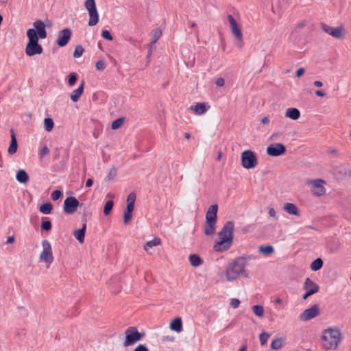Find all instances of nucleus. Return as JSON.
<instances>
[{
	"mask_svg": "<svg viewBox=\"0 0 351 351\" xmlns=\"http://www.w3.org/2000/svg\"><path fill=\"white\" fill-rule=\"evenodd\" d=\"M343 339V333L337 326H330L322 331L321 346L326 350H335Z\"/></svg>",
	"mask_w": 351,
	"mask_h": 351,
	"instance_id": "obj_1",
	"label": "nucleus"
},
{
	"mask_svg": "<svg viewBox=\"0 0 351 351\" xmlns=\"http://www.w3.org/2000/svg\"><path fill=\"white\" fill-rule=\"evenodd\" d=\"M234 228V224L231 221L224 224L218 233V241L213 245V250L215 252H223L230 248L232 245Z\"/></svg>",
	"mask_w": 351,
	"mask_h": 351,
	"instance_id": "obj_2",
	"label": "nucleus"
},
{
	"mask_svg": "<svg viewBox=\"0 0 351 351\" xmlns=\"http://www.w3.org/2000/svg\"><path fill=\"white\" fill-rule=\"evenodd\" d=\"M246 261L242 257L234 259L226 268V278L228 281H232L240 276L247 277L245 272Z\"/></svg>",
	"mask_w": 351,
	"mask_h": 351,
	"instance_id": "obj_3",
	"label": "nucleus"
},
{
	"mask_svg": "<svg viewBox=\"0 0 351 351\" xmlns=\"http://www.w3.org/2000/svg\"><path fill=\"white\" fill-rule=\"evenodd\" d=\"M217 210V205L213 204L208 208L206 213V221L204 224V232L207 236L213 235L215 232Z\"/></svg>",
	"mask_w": 351,
	"mask_h": 351,
	"instance_id": "obj_4",
	"label": "nucleus"
},
{
	"mask_svg": "<svg viewBox=\"0 0 351 351\" xmlns=\"http://www.w3.org/2000/svg\"><path fill=\"white\" fill-rule=\"evenodd\" d=\"M27 36L28 43L25 47V53L28 56H33L35 55H40L43 53V47L38 43V38L36 37V33L33 28L29 29L27 31Z\"/></svg>",
	"mask_w": 351,
	"mask_h": 351,
	"instance_id": "obj_5",
	"label": "nucleus"
},
{
	"mask_svg": "<svg viewBox=\"0 0 351 351\" xmlns=\"http://www.w3.org/2000/svg\"><path fill=\"white\" fill-rule=\"evenodd\" d=\"M40 262L46 263V267H49L53 262L54 258L52 253V247L50 242L45 239L42 241V251L39 255Z\"/></svg>",
	"mask_w": 351,
	"mask_h": 351,
	"instance_id": "obj_6",
	"label": "nucleus"
},
{
	"mask_svg": "<svg viewBox=\"0 0 351 351\" xmlns=\"http://www.w3.org/2000/svg\"><path fill=\"white\" fill-rule=\"evenodd\" d=\"M84 5L88 12V25L94 26L97 25L99 21V14L97 10L95 0H86L85 1Z\"/></svg>",
	"mask_w": 351,
	"mask_h": 351,
	"instance_id": "obj_7",
	"label": "nucleus"
},
{
	"mask_svg": "<svg viewBox=\"0 0 351 351\" xmlns=\"http://www.w3.org/2000/svg\"><path fill=\"white\" fill-rule=\"evenodd\" d=\"M125 341L123 343V346L127 347L132 346L141 340L143 335L140 333L136 328L129 327L125 331Z\"/></svg>",
	"mask_w": 351,
	"mask_h": 351,
	"instance_id": "obj_8",
	"label": "nucleus"
},
{
	"mask_svg": "<svg viewBox=\"0 0 351 351\" xmlns=\"http://www.w3.org/2000/svg\"><path fill=\"white\" fill-rule=\"evenodd\" d=\"M241 158L242 166L245 169H252L257 165V159L252 151H244L241 154Z\"/></svg>",
	"mask_w": 351,
	"mask_h": 351,
	"instance_id": "obj_9",
	"label": "nucleus"
},
{
	"mask_svg": "<svg viewBox=\"0 0 351 351\" xmlns=\"http://www.w3.org/2000/svg\"><path fill=\"white\" fill-rule=\"evenodd\" d=\"M306 183L311 186V193L313 195L322 196L326 193V189L324 186V184L326 183L325 180L322 179L310 180Z\"/></svg>",
	"mask_w": 351,
	"mask_h": 351,
	"instance_id": "obj_10",
	"label": "nucleus"
},
{
	"mask_svg": "<svg viewBox=\"0 0 351 351\" xmlns=\"http://www.w3.org/2000/svg\"><path fill=\"white\" fill-rule=\"evenodd\" d=\"M321 27L324 32L335 38L341 39L344 38L345 29L343 26L334 27L326 24H322Z\"/></svg>",
	"mask_w": 351,
	"mask_h": 351,
	"instance_id": "obj_11",
	"label": "nucleus"
},
{
	"mask_svg": "<svg viewBox=\"0 0 351 351\" xmlns=\"http://www.w3.org/2000/svg\"><path fill=\"white\" fill-rule=\"evenodd\" d=\"M79 206V201L75 197H66L64 202V212L66 214H73Z\"/></svg>",
	"mask_w": 351,
	"mask_h": 351,
	"instance_id": "obj_12",
	"label": "nucleus"
},
{
	"mask_svg": "<svg viewBox=\"0 0 351 351\" xmlns=\"http://www.w3.org/2000/svg\"><path fill=\"white\" fill-rule=\"evenodd\" d=\"M320 313L319 308L317 304H314L309 308L304 311V312L300 315V319L302 321H308L317 316Z\"/></svg>",
	"mask_w": 351,
	"mask_h": 351,
	"instance_id": "obj_13",
	"label": "nucleus"
},
{
	"mask_svg": "<svg viewBox=\"0 0 351 351\" xmlns=\"http://www.w3.org/2000/svg\"><path fill=\"white\" fill-rule=\"evenodd\" d=\"M286 152L285 146L282 143H272L267 147V154L271 156H278Z\"/></svg>",
	"mask_w": 351,
	"mask_h": 351,
	"instance_id": "obj_14",
	"label": "nucleus"
},
{
	"mask_svg": "<svg viewBox=\"0 0 351 351\" xmlns=\"http://www.w3.org/2000/svg\"><path fill=\"white\" fill-rule=\"evenodd\" d=\"M228 20L230 23V29L232 34L236 37V38L240 42L243 41V35L241 28L238 25L236 20L232 15L228 16Z\"/></svg>",
	"mask_w": 351,
	"mask_h": 351,
	"instance_id": "obj_15",
	"label": "nucleus"
},
{
	"mask_svg": "<svg viewBox=\"0 0 351 351\" xmlns=\"http://www.w3.org/2000/svg\"><path fill=\"white\" fill-rule=\"evenodd\" d=\"M71 36V32L69 28L60 31L56 41L57 45L61 47L65 46L69 43Z\"/></svg>",
	"mask_w": 351,
	"mask_h": 351,
	"instance_id": "obj_16",
	"label": "nucleus"
},
{
	"mask_svg": "<svg viewBox=\"0 0 351 351\" xmlns=\"http://www.w3.org/2000/svg\"><path fill=\"white\" fill-rule=\"evenodd\" d=\"M34 29L36 33V37L40 39H45L47 37V32L45 25L42 21H36L34 23Z\"/></svg>",
	"mask_w": 351,
	"mask_h": 351,
	"instance_id": "obj_17",
	"label": "nucleus"
},
{
	"mask_svg": "<svg viewBox=\"0 0 351 351\" xmlns=\"http://www.w3.org/2000/svg\"><path fill=\"white\" fill-rule=\"evenodd\" d=\"M210 106L205 103H196L191 106L189 110H192L196 115H202L209 109Z\"/></svg>",
	"mask_w": 351,
	"mask_h": 351,
	"instance_id": "obj_18",
	"label": "nucleus"
},
{
	"mask_svg": "<svg viewBox=\"0 0 351 351\" xmlns=\"http://www.w3.org/2000/svg\"><path fill=\"white\" fill-rule=\"evenodd\" d=\"M303 289L308 291L311 293L315 294L319 291V286L313 282L309 278H307L304 283Z\"/></svg>",
	"mask_w": 351,
	"mask_h": 351,
	"instance_id": "obj_19",
	"label": "nucleus"
},
{
	"mask_svg": "<svg viewBox=\"0 0 351 351\" xmlns=\"http://www.w3.org/2000/svg\"><path fill=\"white\" fill-rule=\"evenodd\" d=\"M84 81H82L81 82V84L80 85L78 86L77 88H76L75 90H74L71 93V99L73 101V102H77L81 95H82L83 92H84Z\"/></svg>",
	"mask_w": 351,
	"mask_h": 351,
	"instance_id": "obj_20",
	"label": "nucleus"
},
{
	"mask_svg": "<svg viewBox=\"0 0 351 351\" xmlns=\"http://www.w3.org/2000/svg\"><path fill=\"white\" fill-rule=\"evenodd\" d=\"M18 144L15 134L13 130H11V141L8 149V153L10 155H13L17 152Z\"/></svg>",
	"mask_w": 351,
	"mask_h": 351,
	"instance_id": "obj_21",
	"label": "nucleus"
},
{
	"mask_svg": "<svg viewBox=\"0 0 351 351\" xmlns=\"http://www.w3.org/2000/svg\"><path fill=\"white\" fill-rule=\"evenodd\" d=\"M283 209L289 215L299 216L300 212L298 208L292 203H285L283 205Z\"/></svg>",
	"mask_w": 351,
	"mask_h": 351,
	"instance_id": "obj_22",
	"label": "nucleus"
},
{
	"mask_svg": "<svg viewBox=\"0 0 351 351\" xmlns=\"http://www.w3.org/2000/svg\"><path fill=\"white\" fill-rule=\"evenodd\" d=\"M161 244L160 238H154L153 240L147 242L144 245V250L149 254H152L151 249L153 247L158 246Z\"/></svg>",
	"mask_w": 351,
	"mask_h": 351,
	"instance_id": "obj_23",
	"label": "nucleus"
},
{
	"mask_svg": "<svg viewBox=\"0 0 351 351\" xmlns=\"http://www.w3.org/2000/svg\"><path fill=\"white\" fill-rule=\"evenodd\" d=\"M86 230V224L85 223L83 224L82 228L76 230L73 232V235H74L75 238L80 243H84Z\"/></svg>",
	"mask_w": 351,
	"mask_h": 351,
	"instance_id": "obj_24",
	"label": "nucleus"
},
{
	"mask_svg": "<svg viewBox=\"0 0 351 351\" xmlns=\"http://www.w3.org/2000/svg\"><path fill=\"white\" fill-rule=\"evenodd\" d=\"M285 116L292 120H298L300 117V112L295 108H289L286 110Z\"/></svg>",
	"mask_w": 351,
	"mask_h": 351,
	"instance_id": "obj_25",
	"label": "nucleus"
},
{
	"mask_svg": "<svg viewBox=\"0 0 351 351\" xmlns=\"http://www.w3.org/2000/svg\"><path fill=\"white\" fill-rule=\"evenodd\" d=\"M171 330L180 332L182 330V322L180 317H176L170 324Z\"/></svg>",
	"mask_w": 351,
	"mask_h": 351,
	"instance_id": "obj_26",
	"label": "nucleus"
},
{
	"mask_svg": "<svg viewBox=\"0 0 351 351\" xmlns=\"http://www.w3.org/2000/svg\"><path fill=\"white\" fill-rule=\"evenodd\" d=\"M16 178L20 183L25 184L29 180V176L25 170L21 169L16 172Z\"/></svg>",
	"mask_w": 351,
	"mask_h": 351,
	"instance_id": "obj_27",
	"label": "nucleus"
},
{
	"mask_svg": "<svg viewBox=\"0 0 351 351\" xmlns=\"http://www.w3.org/2000/svg\"><path fill=\"white\" fill-rule=\"evenodd\" d=\"M189 261L191 266L198 267L203 263L202 258L197 254H191L189 257Z\"/></svg>",
	"mask_w": 351,
	"mask_h": 351,
	"instance_id": "obj_28",
	"label": "nucleus"
},
{
	"mask_svg": "<svg viewBox=\"0 0 351 351\" xmlns=\"http://www.w3.org/2000/svg\"><path fill=\"white\" fill-rule=\"evenodd\" d=\"M285 339L282 337L275 338L271 343V349L278 350L282 347Z\"/></svg>",
	"mask_w": 351,
	"mask_h": 351,
	"instance_id": "obj_29",
	"label": "nucleus"
},
{
	"mask_svg": "<svg viewBox=\"0 0 351 351\" xmlns=\"http://www.w3.org/2000/svg\"><path fill=\"white\" fill-rule=\"evenodd\" d=\"M53 205L50 202H46L41 204L39 207V210L40 213L45 215H49L52 212Z\"/></svg>",
	"mask_w": 351,
	"mask_h": 351,
	"instance_id": "obj_30",
	"label": "nucleus"
},
{
	"mask_svg": "<svg viewBox=\"0 0 351 351\" xmlns=\"http://www.w3.org/2000/svg\"><path fill=\"white\" fill-rule=\"evenodd\" d=\"M323 265V261L319 258H317V259H315V261H313L312 262V263L311 264V266H310V268L312 271H317L319 269H320L322 268Z\"/></svg>",
	"mask_w": 351,
	"mask_h": 351,
	"instance_id": "obj_31",
	"label": "nucleus"
},
{
	"mask_svg": "<svg viewBox=\"0 0 351 351\" xmlns=\"http://www.w3.org/2000/svg\"><path fill=\"white\" fill-rule=\"evenodd\" d=\"M54 126L53 121L51 118H45L44 119V128L47 132H51Z\"/></svg>",
	"mask_w": 351,
	"mask_h": 351,
	"instance_id": "obj_32",
	"label": "nucleus"
},
{
	"mask_svg": "<svg viewBox=\"0 0 351 351\" xmlns=\"http://www.w3.org/2000/svg\"><path fill=\"white\" fill-rule=\"evenodd\" d=\"M41 228L43 230L47 232L50 231L52 228L51 222L49 220H47V218H42Z\"/></svg>",
	"mask_w": 351,
	"mask_h": 351,
	"instance_id": "obj_33",
	"label": "nucleus"
},
{
	"mask_svg": "<svg viewBox=\"0 0 351 351\" xmlns=\"http://www.w3.org/2000/svg\"><path fill=\"white\" fill-rule=\"evenodd\" d=\"M152 44H154L162 36V31L159 28L154 29L152 32Z\"/></svg>",
	"mask_w": 351,
	"mask_h": 351,
	"instance_id": "obj_34",
	"label": "nucleus"
},
{
	"mask_svg": "<svg viewBox=\"0 0 351 351\" xmlns=\"http://www.w3.org/2000/svg\"><path fill=\"white\" fill-rule=\"evenodd\" d=\"M259 252L265 255H269L274 252V248L271 245H262L259 247Z\"/></svg>",
	"mask_w": 351,
	"mask_h": 351,
	"instance_id": "obj_35",
	"label": "nucleus"
},
{
	"mask_svg": "<svg viewBox=\"0 0 351 351\" xmlns=\"http://www.w3.org/2000/svg\"><path fill=\"white\" fill-rule=\"evenodd\" d=\"M254 313L258 317H263L264 315V308L261 305H254L252 306Z\"/></svg>",
	"mask_w": 351,
	"mask_h": 351,
	"instance_id": "obj_36",
	"label": "nucleus"
},
{
	"mask_svg": "<svg viewBox=\"0 0 351 351\" xmlns=\"http://www.w3.org/2000/svg\"><path fill=\"white\" fill-rule=\"evenodd\" d=\"M112 207H113L112 200L107 201L104 206V215H108L111 212Z\"/></svg>",
	"mask_w": 351,
	"mask_h": 351,
	"instance_id": "obj_37",
	"label": "nucleus"
},
{
	"mask_svg": "<svg viewBox=\"0 0 351 351\" xmlns=\"http://www.w3.org/2000/svg\"><path fill=\"white\" fill-rule=\"evenodd\" d=\"M84 48L81 45H77L74 49L73 57L78 58L83 55Z\"/></svg>",
	"mask_w": 351,
	"mask_h": 351,
	"instance_id": "obj_38",
	"label": "nucleus"
},
{
	"mask_svg": "<svg viewBox=\"0 0 351 351\" xmlns=\"http://www.w3.org/2000/svg\"><path fill=\"white\" fill-rule=\"evenodd\" d=\"M123 123V118H119L114 121H112L111 128L112 130H117L119 128Z\"/></svg>",
	"mask_w": 351,
	"mask_h": 351,
	"instance_id": "obj_39",
	"label": "nucleus"
},
{
	"mask_svg": "<svg viewBox=\"0 0 351 351\" xmlns=\"http://www.w3.org/2000/svg\"><path fill=\"white\" fill-rule=\"evenodd\" d=\"M77 81V74L75 73H71L69 75L68 84L70 86H73Z\"/></svg>",
	"mask_w": 351,
	"mask_h": 351,
	"instance_id": "obj_40",
	"label": "nucleus"
},
{
	"mask_svg": "<svg viewBox=\"0 0 351 351\" xmlns=\"http://www.w3.org/2000/svg\"><path fill=\"white\" fill-rule=\"evenodd\" d=\"M269 337V335L266 332H262L259 335V339L261 341V345L264 346L266 344L268 339Z\"/></svg>",
	"mask_w": 351,
	"mask_h": 351,
	"instance_id": "obj_41",
	"label": "nucleus"
},
{
	"mask_svg": "<svg viewBox=\"0 0 351 351\" xmlns=\"http://www.w3.org/2000/svg\"><path fill=\"white\" fill-rule=\"evenodd\" d=\"M62 193L60 190H55L51 193V197L53 201H56L61 197Z\"/></svg>",
	"mask_w": 351,
	"mask_h": 351,
	"instance_id": "obj_42",
	"label": "nucleus"
},
{
	"mask_svg": "<svg viewBox=\"0 0 351 351\" xmlns=\"http://www.w3.org/2000/svg\"><path fill=\"white\" fill-rule=\"evenodd\" d=\"M101 36L108 40H112L113 38L112 36H111L110 32L108 30H103L102 32H101Z\"/></svg>",
	"mask_w": 351,
	"mask_h": 351,
	"instance_id": "obj_43",
	"label": "nucleus"
},
{
	"mask_svg": "<svg viewBox=\"0 0 351 351\" xmlns=\"http://www.w3.org/2000/svg\"><path fill=\"white\" fill-rule=\"evenodd\" d=\"M136 200V194L130 193L127 197V204H134Z\"/></svg>",
	"mask_w": 351,
	"mask_h": 351,
	"instance_id": "obj_44",
	"label": "nucleus"
},
{
	"mask_svg": "<svg viewBox=\"0 0 351 351\" xmlns=\"http://www.w3.org/2000/svg\"><path fill=\"white\" fill-rule=\"evenodd\" d=\"M132 218V213H128L125 211L123 213V222L125 224H127Z\"/></svg>",
	"mask_w": 351,
	"mask_h": 351,
	"instance_id": "obj_45",
	"label": "nucleus"
},
{
	"mask_svg": "<svg viewBox=\"0 0 351 351\" xmlns=\"http://www.w3.org/2000/svg\"><path fill=\"white\" fill-rule=\"evenodd\" d=\"M240 304V301L239 300L237 299V298H232L230 300V306L234 308H237L239 307Z\"/></svg>",
	"mask_w": 351,
	"mask_h": 351,
	"instance_id": "obj_46",
	"label": "nucleus"
},
{
	"mask_svg": "<svg viewBox=\"0 0 351 351\" xmlns=\"http://www.w3.org/2000/svg\"><path fill=\"white\" fill-rule=\"evenodd\" d=\"M96 68L97 70L102 71L105 69V62L103 60H99L97 62Z\"/></svg>",
	"mask_w": 351,
	"mask_h": 351,
	"instance_id": "obj_47",
	"label": "nucleus"
},
{
	"mask_svg": "<svg viewBox=\"0 0 351 351\" xmlns=\"http://www.w3.org/2000/svg\"><path fill=\"white\" fill-rule=\"evenodd\" d=\"M49 148L47 147V146H45L42 148V149L40 150V156L41 158L44 157L45 156L49 154Z\"/></svg>",
	"mask_w": 351,
	"mask_h": 351,
	"instance_id": "obj_48",
	"label": "nucleus"
},
{
	"mask_svg": "<svg viewBox=\"0 0 351 351\" xmlns=\"http://www.w3.org/2000/svg\"><path fill=\"white\" fill-rule=\"evenodd\" d=\"M134 351H149L148 348L142 344L138 345Z\"/></svg>",
	"mask_w": 351,
	"mask_h": 351,
	"instance_id": "obj_49",
	"label": "nucleus"
},
{
	"mask_svg": "<svg viewBox=\"0 0 351 351\" xmlns=\"http://www.w3.org/2000/svg\"><path fill=\"white\" fill-rule=\"evenodd\" d=\"M116 176V169L114 168H112L110 171H109V173L107 176V178L110 180V179H112L113 178H114Z\"/></svg>",
	"mask_w": 351,
	"mask_h": 351,
	"instance_id": "obj_50",
	"label": "nucleus"
},
{
	"mask_svg": "<svg viewBox=\"0 0 351 351\" xmlns=\"http://www.w3.org/2000/svg\"><path fill=\"white\" fill-rule=\"evenodd\" d=\"M224 79L222 77H219L217 79L215 84L217 86L221 87L224 85Z\"/></svg>",
	"mask_w": 351,
	"mask_h": 351,
	"instance_id": "obj_51",
	"label": "nucleus"
},
{
	"mask_svg": "<svg viewBox=\"0 0 351 351\" xmlns=\"http://www.w3.org/2000/svg\"><path fill=\"white\" fill-rule=\"evenodd\" d=\"M304 73V68H300L298 69L295 72V76L297 77H301Z\"/></svg>",
	"mask_w": 351,
	"mask_h": 351,
	"instance_id": "obj_52",
	"label": "nucleus"
},
{
	"mask_svg": "<svg viewBox=\"0 0 351 351\" xmlns=\"http://www.w3.org/2000/svg\"><path fill=\"white\" fill-rule=\"evenodd\" d=\"M134 208V204H127V208L125 211H127L128 213H132Z\"/></svg>",
	"mask_w": 351,
	"mask_h": 351,
	"instance_id": "obj_53",
	"label": "nucleus"
},
{
	"mask_svg": "<svg viewBox=\"0 0 351 351\" xmlns=\"http://www.w3.org/2000/svg\"><path fill=\"white\" fill-rule=\"evenodd\" d=\"M269 217H274L276 216V210L273 208H270L268 210Z\"/></svg>",
	"mask_w": 351,
	"mask_h": 351,
	"instance_id": "obj_54",
	"label": "nucleus"
},
{
	"mask_svg": "<svg viewBox=\"0 0 351 351\" xmlns=\"http://www.w3.org/2000/svg\"><path fill=\"white\" fill-rule=\"evenodd\" d=\"M315 95L318 97H324L326 95L325 92L322 90H317L315 91Z\"/></svg>",
	"mask_w": 351,
	"mask_h": 351,
	"instance_id": "obj_55",
	"label": "nucleus"
},
{
	"mask_svg": "<svg viewBox=\"0 0 351 351\" xmlns=\"http://www.w3.org/2000/svg\"><path fill=\"white\" fill-rule=\"evenodd\" d=\"M93 184V181L91 178H89L86 180V187H90Z\"/></svg>",
	"mask_w": 351,
	"mask_h": 351,
	"instance_id": "obj_56",
	"label": "nucleus"
},
{
	"mask_svg": "<svg viewBox=\"0 0 351 351\" xmlns=\"http://www.w3.org/2000/svg\"><path fill=\"white\" fill-rule=\"evenodd\" d=\"M261 123L263 125H266L269 123V119L267 117H264L261 119Z\"/></svg>",
	"mask_w": 351,
	"mask_h": 351,
	"instance_id": "obj_57",
	"label": "nucleus"
},
{
	"mask_svg": "<svg viewBox=\"0 0 351 351\" xmlns=\"http://www.w3.org/2000/svg\"><path fill=\"white\" fill-rule=\"evenodd\" d=\"M313 294L311 293L308 291H306V293L304 294L302 298L303 300H306L309 296L312 295Z\"/></svg>",
	"mask_w": 351,
	"mask_h": 351,
	"instance_id": "obj_58",
	"label": "nucleus"
},
{
	"mask_svg": "<svg viewBox=\"0 0 351 351\" xmlns=\"http://www.w3.org/2000/svg\"><path fill=\"white\" fill-rule=\"evenodd\" d=\"M14 241V237L13 236H10L7 239L6 243H12Z\"/></svg>",
	"mask_w": 351,
	"mask_h": 351,
	"instance_id": "obj_59",
	"label": "nucleus"
},
{
	"mask_svg": "<svg viewBox=\"0 0 351 351\" xmlns=\"http://www.w3.org/2000/svg\"><path fill=\"white\" fill-rule=\"evenodd\" d=\"M313 84L317 87H321L322 86L323 84L321 81L316 80L313 82Z\"/></svg>",
	"mask_w": 351,
	"mask_h": 351,
	"instance_id": "obj_60",
	"label": "nucleus"
},
{
	"mask_svg": "<svg viewBox=\"0 0 351 351\" xmlns=\"http://www.w3.org/2000/svg\"><path fill=\"white\" fill-rule=\"evenodd\" d=\"M275 304H280L282 303V300L280 298H277L274 300Z\"/></svg>",
	"mask_w": 351,
	"mask_h": 351,
	"instance_id": "obj_61",
	"label": "nucleus"
},
{
	"mask_svg": "<svg viewBox=\"0 0 351 351\" xmlns=\"http://www.w3.org/2000/svg\"><path fill=\"white\" fill-rule=\"evenodd\" d=\"M189 25H190V27H195L196 26L195 23L192 22V21H190V22L189 23Z\"/></svg>",
	"mask_w": 351,
	"mask_h": 351,
	"instance_id": "obj_62",
	"label": "nucleus"
},
{
	"mask_svg": "<svg viewBox=\"0 0 351 351\" xmlns=\"http://www.w3.org/2000/svg\"><path fill=\"white\" fill-rule=\"evenodd\" d=\"M190 137H191V135H190V134H189V133L186 132V133L184 134V138H185L186 139H189V138H190Z\"/></svg>",
	"mask_w": 351,
	"mask_h": 351,
	"instance_id": "obj_63",
	"label": "nucleus"
},
{
	"mask_svg": "<svg viewBox=\"0 0 351 351\" xmlns=\"http://www.w3.org/2000/svg\"><path fill=\"white\" fill-rule=\"evenodd\" d=\"M247 350V346H243L240 349H239V351H246Z\"/></svg>",
	"mask_w": 351,
	"mask_h": 351,
	"instance_id": "obj_64",
	"label": "nucleus"
}]
</instances>
